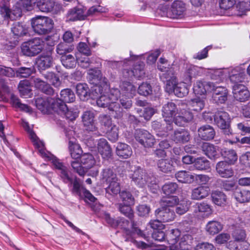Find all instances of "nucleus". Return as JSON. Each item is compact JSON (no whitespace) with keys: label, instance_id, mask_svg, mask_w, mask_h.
<instances>
[{"label":"nucleus","instance_id":"72a5a7b5","mask_svg":"<svg viewBox=\"0 0 250 250\" xmlns=\"http://www.w3.org/2000/svg\"><path fill=\"white\" fill-rule=\"evenodd\" d=\"M221 154L227 163L233 165L237 160V155L235 151L231 149H225L222 151Z\"/></svg>","mask_w":250,"mask_h":250},{"label":"nucleus","instance_id":"c756f323","mask_svg":"<svg viewBox=\"0 0 250 250\" xmlns=\"http://www.w3.org/2000/svg\"><path fill=\"white\" fill-rule=\"evenodd\" d=\"M235 199L239 202L243 203L250 201V190L237 189L233 194Z\"/></svg>","mask_w":250,"mask_h":250},{"label":"nucleus","instance_id":"774afa93","mask_svg":"<svg viewBox=\"0 0 250 250\" xmlns=\"http://www.w3.org/2000/svg\"><path fill=\"white\" fill-rule=\"evenodd\" d=\"M245 231L242 229H236L233 233V237L237 241H243L245 238Z\"/></svg>","mask_w":250,"mask_h":250},{"label":"nucleus","instance_id":"69168bd1","mask_svg":"<svg viewBox=\"0 0 250 250\" xmlns=\"http://www.w3.org/2000/svg\"><path fill=\"white\" fill-rule=\"evenodd\" d=\"M72 49L71 47H68L66 44L60 43L57 46V52L58 54L63 56L65 53L71 51Z\"/></svg>","mask_w":250,"mask_h":250},{"label":"nucleus","instance_id":"aec40b11","mask_svg":"<svg viewBox=\"0 0 250 250\" xmlns=\"http://www.w3.org/2000/svg\"><path fill=\"white\" fill-rule=\"evenodd\" d=\"M212 91H214L212 97L215 102L223 103L226 100L227 92L225 88L213 85Z\"/></svg>","mask_w":250,"mask_h":250},{"label":"nucleus","instance_id":"bb28decb","mask_svg":"<svg viewBox=\"0 0 250 250\" xmlns=\"http://www.w3.org/2000/svg\"><path fill=\"white\" fill-rule=\"evenodd\" d=\"M37 6L41 11L49 12L57 10V5L52 0H39L37 2Z\"/></svg>","mask_w":250,"mask_h":250},{"label":"nucleus","instance_id":"864d4df0","mask_svg":"<svg viewBox=\"0 0 250 250\" xmlns=\"http://www.w3.org/2000/svg\"><path fill=\"white\" fill-rule=\"evenodd\" d=\"M150 136V133L146 130H138L135 133V138L142 145H144L146 139Z\"/></svg>","mask_w":250,"mask_h":250},{"label":"nucleus","instance_id":"412c9836","mask_svg":"<svg viewBox=\"0 0 250 250\" xmlns=\"http://www.w3.org/2000/svg\"><path fill=\"white\" fill-rule=\"evenodd\" d=\"M53 62V58L51 57V53L49 52L46 54H42L37 59L36 63L39 69L45 70L50 67Z\"/></svg>","mask_w":250,"mask_h":250},{"label":"nucleus","instance_id":"6ab92c4d","mask_svg":"<svg viewBox=\"0 0 250 250\" xmlns=\"http://www.w3.org/2000/svg\"><path fill=\"white\" fill-rule=\"evenodd\" d=\"M185 10V4L181 1L177 0L172 3L169 15L172 18H178L183 15Z\"/></svg>","mask_w":250,"mask_h":250},{"label":"nucleus","instance_id":"f704fd0d","mask_svg":"<svg viewBox=\"0 0 250 250\" xmlns=\"http://www.w3.org/2000/svg\"><path fill=\"white\" fill-rule=\"evenodd\" d=\"M69 149L71 157L75 160H79L82 156L83 151L80 146L71 141L69 143Z\"/></svg>","mask_w":250,"mask_h":250},{"label":"nucleus","instance_id":"37998d69","mask_svg":"<svg viewBox=\"0 0 250 250\" xmlns=\"http://www.w3.org/2000/svg\"><path fill=\"white\" fill-rule=\"evenodd\" d=\"M61 61L63 65L67 68H73L76 64L75 58L71 55L62 56L61 57Z\"/></svg>","mask_w":250,"mask_h":250},{"label":"nucleus","instance_id":"20e7f679","mask_svg":"<svg viewBox=\"0 0 250 250\" xmlns=\"http://www.w3.org/2000/svg\"><path fill=\"white\" fill-rule=\"evenodd\" d=\"M44 42L40 38H34L21 45L23 54L27 56H34L40 53L44 47Z\"/></svg>","mask_w":250,"mask_h":250},{"label":"nucleus","instance_id":"1a4fd4ad","mask_svg":"<svg viewBox=\"0 0 250 250\" xmlns=\"http://www.w3.org/2000/svg\"><path fill=\"white\" fill-rule=\"evenodd\" d=\"M229 114L226 112H219L214 117V121L217 126L224 129V133L228 135L231 134L229 129Z\"/></svg>","mask_w":250,"mask_h":250},{"label":"nucleus","instance_id":"c85d7f7f","mask_svg":"<svg viewBox=\"0 0 250 250\" xmlns=\"http://www.w3.org/2000/svg\"><path fill=\"white\" fill-rule=\"evenodd\" d=\"M76 92L80 99L86 100L90 96L89 89L85 83H79L76 86Z\"/></svg>","mask_w":250,"mask_h":250},{"label":"nucleus","instance_id":"bf43d9fd","mask_svg":"<svg viewBox=\"0 0 250 250\" xmlns=\"http://www.w3.org/2000/svg\"><path fill=\"white\" fill-rule=\"evenodd\" d=\"M106 132L110 140L113 141L117 140L118 138V129L116 125H113L109 128H106Z\"/></svg>","mask_w":250,"mask_h":250},{"label":"nucleus","instance_id":"9b49d317","mask_svg":"<svg viewBox=\"0 0 250 250\" xmlns=\"http://www.w3.org/2000/svg\"><path fill=\"white\" fill-rule=\"evenodd\" d=\"M155 214L158 219L164 222L172 221L175 217L173 210H171L169 208L163 206L155 211Z\"/></svg>","mask_w":250,"mask_h":250},{"label":"nucleus","instance_id":"f3484780","mask_svg":"<svg viewBox=\"0 0 250 250\" xmlns=\"http://www.w3.org/2000/svg\"><path fill=\"white\" fill-rule=\"evenodd\" d=\"M83 121L85 129L88 132H95L97 130L94 120V115L91 111H86L83 116Z\"/></svg>","mask_w":250,"mask_h":250},{"label":"nucleus","instance_id":"052dcab7","mask_svg":"<svg viewBox=\"0 0 250 250\" xmlns=\"http://www.w3.org/2000/svg\"><path fill=\"white\" fill-rule=\"evenodd\" d=\"M177 188V185L174 183L166 184L163 187V190L166 195L174 193Z\"/></svg>","mask_w":250,"mask_h":250},{"label":"nucleus","instance_id":"c9c22d12","mask_svg":"<svg viewBox=\"0 0 250 250\" xmlns=\"http://www.w3.org/2000/svg\"><path fill=\"white\" fill-rule=\"evenodd\" d=\"M189 139V133L187 131L180 129L175 132L173 140L177 143H184Z\"/></svg>","mask_w":250,"mask_h":250},{"label":"nucleus","instance_id":"603ef678","mask_svg":"<svg viewBox=\"0 0 250 250\" xmlns=\"http://www.w3.org/2000/svg\"><path fill=\"white\" fill-rule=\"evenodd\" d=\"M179 201V199L176 196L167 197L163 200L162 206L167 208L173 207L177 204Z\"/></svg>","mask_w":250,"mask_h":250},{"label":"nucleus","instance_id":"7ed1b4c3","mask_svg":"<svg viewBox=\"0 0 250 250\" xmlns=\"http://www.w3.org/2000/svg\"><path fill=\"white\" fill-rule=\"evenodd\" d=\"M32 26L34 31L39 34H45L53 27V21L44 16H38L31 20Z\"/></svg>","mask_w":250,"mask_h":250},{"label":"nucleus","instance_id":"6e6d98bb","mask_svg":"<svg viewBox=\"0 0 250 250\" xmlns=\"http://www.w3.org/2000/svg\"><path fill=\"white\" fill-rule=\"evenodd\" d=\"M228 73L229 69H217L213 71L212 79L221 81L224 78V76H228Z\"/></svg>","mask_w":250,"mask_h":250},{"label":"nucleus","instance_id":"ddd939ff","mask_svg":"<svg viewBox=\"0 0 250 250\" xmlns=\"http://www.w3.org/2000/svg\"><path fill=\"white\" fill-rule=\"evenodd\" d=\"M234 98L240 102H245L249 99L250 93L247 88L242 84H235L233 87Z\"/></svg>","mask_w":250,"mask_h":250},{"label":"nucleus","instance_id":"e2e57ef3","mask_svg":"<svg viewBox=\"0 0 250 250\" xmlns=\"http://www.w3.org/2000/svg\"><path fill=\"white\" fill-rule=\"evenodd\" d=\"M131 205H127V204H121L119 207L121 212L130 218L133 216L132 210L130 207Z\"/></svg>","mask_w":250,"mask_h":250},{"label":"nucleus","instance_id":"7c9ffc66","mask_svg":"<svg viewBox=\"0 0 250 250\" xmlns=\"http://www.w3.org/2000/svg\"><path fill=\"white\" fill-rule=\"evenodd\" d=\"M199 135L204 140H210L213 138L215 131L213 128L209 125L201 127L198 130Z\"/></svg>","mask_w":250,"mask_h":250},{"label":"nucleus","instance_id":"f03ea898","mask_svg":"<svg viewBox=\"0 0 250 250\" xmlns=\"http://www.w3.org/2000/svg\"><path fill=\"white\" fill-rule=\"evenodd\" d=\"M95 164L93 156L89 153L82 155L80 160H74L71 162L73 169L80 176L84 175L87 170L92 168Z\"/></svg>","mask_w":250,"mask_h":250},{"label":"nucleus","instance_id":"4d7b16f0","mask_svg":"<svg viewBox=\"0 0 250 250\" xmlns=\"http://www.w3.org/2000/svg\"><path fill=\"white\" fill-rule=\"evenodd\" d=\"M195 167L199 170L207 169L209 167V162L203 158H198L194 162Z\"/></svg>","mask_w":250,"mask_h":250},{"label":"nucleus","instance_id":"5fc2aeb1","mask_svg":"<svg viewBox=\"0 0 250 250\" xmlns=\"http://www.w3.org/2000/svg\"><path fill=\"white\" fill-rule=\"evenodd\" d=\"M120 196L122 200L123 204L133 205L134 203V198L129 192L122 191L120 193Z\"/></svg>","mask_w":250,"mask_h":250},{"label":"nucleus","instance_id":"a18cd8bd","mask_svg":"<svg viewBox=\"0 0 250 250\" xmlns=\"http://www.w3.org/2000/svg\"><path fill=\"white\" fill-rule=\"evenodd\" d=\"M132 180L136 185L140 187H143L146 184V179L143 177V172L140 170L134 172L132 175Z\"/></svg>","mask_w":250,"mask_h":250},{"label":"nucleus","instance_id":"2f4dec72","mask_svg":"<svg viewBox=\"0 0 250 250\" xmlns=\"http://www.w3.org/2000/svg\"><path fill=\"white\" fill-rule=\"evenodd\" d=\"M212 202L216 205L223 206L227 202L226 195L222 192L216 190L211 193Z\"/></svg>","mask_w":250,"mask_h":250},{"label":"nucleus","instance_id":"39448f33","mask_svg":"<svg viewBox=\"0 0 250 250\" xmlns=\"http://www.w3.org/2000/svg\"><path fill=\"white\" fill-rule=\"evenodd\" d=\"M122 92H120L119 95L122 94L120 103L122 106L125 108H128L131 107L132 103L129 99L133 97L135 93V87L128 82H125L121 86Z\"/></svg>","mask_w":250,"mask_h":250},{"label":"nucleus","instance_id":"a19ab883","mask_svg":"<svg viewBox=\"0 0 250 250\" xmlns=\"http://www.w3.org/2000/svg\"><path fill=\"white\" fill-rule=\"evenodd\" d=\"M190 204V201L188 200L183 199L179 201L176 205V212L179 215L185 214L188 210Z\"/></svg>","mask_w":250,"mask_h":250},{"label":"nucleus","instance_id":"ea45409f","mask_svg":"<svg viewBox=\"0 0 250 250\" xmlns=\"http://www.w3.org/2000/svg\"><path fill=\"white\" fill-rule=\"evenodd\" d=\"M1 12L5 14V17L9 18L12 20H16L21 16V11L20 8H16V9L13 10V11H11L8 7L5 6L2 8Z\"/></svg>","mask_w":250,"mask_h":250},{"label":"nucleus","instance_id":"cd10ccee","mask_svg":"<svg viewBox=\"0 0 250 250\" xmlns=\"http://www.w3.org/2000/svg\"><path fill=\"white\" fill-rule=\"evenodd\" d=\"M61 99H56L55 103L57 104L56 101L59 100V103L64 104V102L71 103L75 101V96L74 92L70 89H65L62 90L60 93Z\"/></svg>","mask_w":250,"mask_h":250},{"label":"nucleus","instance_id":"2eb2a0df","mask_svg":"<svg viewBox=\"0 0 250 250\" xmlns=\"http://www.w3.org/2000/svg\"><path fill=\"white\" fill-rule=\"evenodd\" d=\"M85 8L82 5L71 9L67 14V19L69 21H74L78 20H83L86 17L85 11Z\"/></svg>","mask_w":250,"mask_h":250},{"label":"nucleus","instance_id":"680f3d73","mask_svg":"<svg viewBox=\"0 0 250 250\" xmlns=\"http://www.w3.org/2000/svg\"><path fill=\"white\" fill-rule=\"evenodd\" d=\"M32 72V70L29 68L21 67L15 72L14 76L26 78L29 76Z\"/></svg>","mask_w":250,"mask_h":250},{"label":"nucleus","instance_id":"8fccbe9b","mask_svg":"<svg viewBox=\"0 0 250 250\" xmlns=\"http://www.w3.org/2000/svg\"><path fill=\"white\" fill-rule=\"evenodd\" d=\"M11 103L13 106L16 108H19L21 110L27 112L31 111V109L26 104H21L19 99L14 96H12L11 97Z\"/></svg>","mask_w":250,"mask_h":250},{"label":"nucleus","instance_id":"79ce46f5","mask_svg":"<svg viewBox=\"0 0 250 250\" xmlns=\"http://www.w3.org/2000/svg\"><path fill=\"white\" fill-rule=\"evenodd\" d=\"M197 210L199 215L204 217H208L212 213V209L210 206L205 203L198 204Z\"/></svg>","mask_w":250,"mask_h":250},{"label":"nucleus","instance_id":"338daca9","mask_svg":"<svg viewBox=\"0 0 250 250\" xmlns=\"http://www.w3.org/2000/svg\"><path fill=\"white\" fill-rule=\"evenodd\" d=\"M235 0H221L219 3L221 8L227 10L232 7L235 4Z\"/></svg>","mask_w":250,"mask_h":250},{"label":"nucleus","instance_id":"0eeeda50","mask_svg":"<svg viewBox=\"0 0 250 250\" xmlns=\"http://www.w3.org/2000/svg\"><path fill=\"white\" fill-rule=\"evenodd\" d=\"M37 108L44 113H48L51 111L55 112V106H57L55 100L50 97L38 98L36 100Z\"/></svg>","mask_w":250,"mask_h":250},{"label":"nucleus","instance_id":"9d476101","mask_svg":"<svg viewBox=\"0 0 250 250\" xmlns=\"http://www.w3.org/2000/svg\"><path fill=\"white\" fill-rule=\"evenodd\" d=\"M22 125L28 133L30 138L33 142L34 145L38 148L39 151L42 156L44 157H48V156L47 154L44 149L43 143L39 139L35 133L29 127L28 123L23 120L22 121Z\"/></svg>","mask_w":250,"mask_h":250},{"label":"nucleus","instance_id":"0e129e2a","mask_svg":"<svg viewBox=\"0 0 250 250\" xmlns=\"http://www.w3.org/2000/svg\"><path fill=\"white\" fill-rule=\"evenodd\" d=\"M152 92L151 86L147 83H143L140 85L138 88V92L140 95L147 96Z\"/></svg>","mask_w":250,"mask_h":250},{"label":"nucleus","instance_id":"6e6552de","mask_svg":"<svg viewBox=\"0 0 250 250\" xmlns=\"http://www.w3.org/2000/svg\"><path fill=\"white\" fill-rule=\"evenodd\" d=\"M182 85H183L182 83H177L176 78L175 76H172L167 81L166 89L168 92L173 91L178 97H182L188 93V88L187 87L182 88Z\"/></svg>","mask_w":250,"mask_h":250},{"label":"nucleus","instance_id":"13d9d810","mask_svg":"<svg viewBox=\"0 0 250 250\" xmlns=\"http://www.w3.org/2000/svg\"><path fill=\"white\" fill-rule=\"evenodd\" d=\"M158 165L160 170L164 172L169 171L172 169V165L170 161L167 159L160 160Z\"/></svg>","mask_w":250,"mask_h":250},{"label":"nucleus","instance_id":"e433bc0d","mask_svg":"<svg viewBox=\"0 0 250 250\" xmlns=\"http://www.w3.org/2000/svg\"><path fill=\"white\" fill-rule=\"evenodd\" d=\"M176 178L179 182L183 183H191L193 181L194 176L189 172L180 171L175 174Z\"/></svg>","mask_w":250,"mask_h":250},{"label":"nucleus","instance_id":"4468645a","mask_svg":"<svg viewBox=\"0 0 250 250\" xmlns=\"http://www.w3.org/2000/svg\"><path fill=\"white\" fill-rule=\"evenodd\" d=\"M230 164L226 161L218 162L216 166V170L218 174L221 177L228 178L233 175V170Z\"/></svg>","mask_w":250,"mask_h":250},{"label":"nucleus","instance_id":"c03bdc74","mask_svg":"<svg viewBox=\"0 0 250 250\" xmlns=\"http://www.w3.org/2000/svg\"><path fill=\"white\" fill-rule=\"evenodd\" d=\"M188 104L192 110L200 111L204 108L205 106V103L203 99H200L199 97H197L191 100L189 102Z\"/></svg>","mask_w":250,"mask_h":250},{"label":"nucleus","instance_id":"58836bf2","mask_svg":"<svg viewBox=\"0 0 250 250\" xmlns=\"http://www.w3.org/2000/svg\"><path fill=\"white\" fill-rule=\"evenodd\" d=\"M35 86L47 94L53 93V89L46 83L40 79L36 78L34 80Z\"/></svg>","mask_w":250,"mask_h":250},{"label":"nucleus","instance_id":"4be33fe9","mask_svg":"<svg viewBox=\"0 0 250 250\" xmlns=\"http://www.w3.org/2000/svg\"><path fill=\"white\" fill-rule=\"evenodd\" d=\"M176 109L175 105L172 103H168L164 106L163 115L166 122H171L173 120V116L176 114Z\"/></svg>","mask_w":250,"mask_h":250},{"label":"nucleus","instance_id":"423d86ee","mask_svg":"<svg viewBox=\"0 0 250 250\" xmlns=\"http://www.w3.org/2000/svg\"><path fill=\"white\" fill-rule=\"evenodd\" d=\"M89 79L91 83L95 85L92 87L91 95L92 98L97 97L101 94L103 88L99 85L100 81L102 78L101 71L98 69H90L88 71Z\"/></svg>","mask_w":250,"mask_h":250},{"label":"nucleus","instance_id":"a878e982","mask_svg":"<svg viewBox=\"0 0 250 250\" xmlns=\"http://www.w3.org/2000/svg\"><path fill=\"white\" fill-rule=\"evenodd\" d=\"M210 192L208 186H201L194 188L192 192L191 197L193 199L201 200L207 197Z\"/></svg>","mask_w":250,"mask_h":250},{"label":"nucleus","instance_id":"de8ad7c7","mask_svg":"<svg viewBox=\"0 0 250 250\" xmlns=\"http://www.w3.org/2000/svg\"><path fill=\"white\" fill-rule=\"evenodd\" d=\"M18 88L22 96L26 97L29 95L30 92L29 82L26 80L21 81L20 83Z\"/></svg>","mask_w":250,"mask_h":250},{"label":"nucleus","instance_id":"09e8293b","mask_svg":"<svg viewBox=\"0 0 250 250\" xmlns=\"http://www.w3.org/2000/svg\"><path fill=\"white\" fill-rule=\"evenodd\" d=\"M102 179L107 183H109L113 180H115L116 178V175L113 171L108 168L104 169L102 174Z\"/></svg>","mask_w":250,"mask_h":250},{"label":"nucleus","instance_id":"4c0bfd02","mask_svg":"<svg viewBox=\"0 0 250 250\" xmlns=\"http://www.w3.org/2000/svg\"><path fill=\"white\" fill-rule=\"evenodd\" d=\"M222 229V225L219 222L215 221H209L206 227L207 231L211 235L218 233Z\"/></svg>","mask_w":250,"mask_h":250},{"label":"nucleus","instance_id":"393cba45","mask_svg":"<svg viewBox=\"0 0 250 250\" xmlns=\"http://www.w3.org/2000/svg\"><path fill=\"white\" fill-rule=\"evenodd\" d=\"M116 153L120 158L127 159L132 155V151L127 145L119 143L116 146Z\"/></svg>","mask_w":250,"mask_h":250},{"label":"nucleus","instance_id":"f257e3e1","mask_svg":"<svg viewBox=\"0 0 250 250\" xmlns=\"http://www.w3.org/2000/svg\"><path fill=\"white\" fill-rule=\"evenodd\" d=\"M120 91L118 89H112L108 96L101 95L97 100V104L100 107H108V109L111 111L115 112L119 111V104L116 103Z\"/></svg>","mask_w":250,"mask_h":250},{"label":"nucleus","instance_id":"b1692460","mask_svg":"<svg viewBox=\"0 0 250 250\" xmlns=\"http://www.w3.org/2000/svg\"><path fill=\"white\" fill-rule=\"evenodd\" d=\"M228 75L229 76L230 80L232 82H241L244 79L245 69L241 67H237L232 69L230 72L229 70Z\"/></svg>","mask_w":250,"mask_h":250},{"label":"nucleus","instance_id":"5701e85b","mask_svg":"<svg viewBox=\"0 0 250 250\" xmlns=\"http://www.w3.org/2000/svg\"><path fill=\"white\" fill-rule=\"evenodd\" d=\"M97 148L104 158H108L111 156V148L105 139L102 138L98 141Z\"/></svg>","mask_w":250,"mask_h":250},{"label":"nucleus","instance_id":"a211bd4d","mask_svg":"<svg viewBox=\"0 0 250 250\" xmlns=\"http://www.w3.org/2000/svg\"><path fill=\"white\" fill-rule=\"evenodd\" d=\"M213 85L212 83L197 81L194 85L193 91L196 95H204L207 92L212 90Z\"/></svg>","mask_w":250,"mask_h":250},{"label":"nucleus","instance_id":"49530a36","mask_svg":"<svg viewBox=\"0 0 250 250\" xmlns=\"http://www.w3.org/2000/svg\"><path fill=\"white\" fill-rule=\"evenodd\" d=\"M12 31L14 35L18 36H21L25 35L26 33L27 28L25 25L16 23L14 24V26L12 28Z\"/></svg>","mask_w":250,"mask_h":250},{"label":"nucleus","instance_id":"3c124183","mask_svg":"<svg viewBox=\"0 0 250 250\" xmlns=\"http://www.w3.org/2000/svg\"><path fill=\"white\" fill-rule=\"evenodd\" d=\"M108 184L109 186L107 189V192L110 194H117L120 192V187L117 178Z\"/></svg>","mask_w":250,"mask_h":250},{"label":"nucleus","instance_id":"473e14b6","mask_svg":"<svg viewBox=\"0 0 250 250\" xmlns=\"http://www.w3.org/2000/svg\"><path fill=\"white\" fill-rule=\"evenodd\" d=\"M203 150L205 154L210 159H214L218 156V150L214 146L208 143H204Z\"/></svg>","mask_w":250,"mask_h":250},{"label":"nucleus","instance_id":"dca6fc26","mask_svg":"<svg viewBox=\"0 0 250 250\" xmlns=\"http://www.w3.org/2000/svg\"><path fill=\"white\" fill-rule=\"evenodd\" d=\"M192 118V114L190 112L183 110L175 115L172 121H174L175 124L178 125L183 126L191 121Z\"/></svg>","mask_w":250,"mask_h":250},{"label":"nucleus","instance_id":"f8f14e48","mask_svg":"<svg viewBox=\"0 0 250 250\" xmlns=\"http://www.w3.org/2000/svg\"><path fill=\"white\" fill-rule=\"evenodd\" d=\"M59 100H57V106H55V112L61 115L65 116L70 120H73L78 116V112L76 110L68 109L65 104L59 103Z\"/></svg>","mask_w":250,"mask_h":250}]
</instances>
